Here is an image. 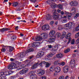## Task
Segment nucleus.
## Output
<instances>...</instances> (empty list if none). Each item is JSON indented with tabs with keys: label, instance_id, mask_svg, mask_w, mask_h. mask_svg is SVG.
Masks as SVG:
<instances>
[{
	"label": "nucleus",
	"instance_id": "nucleus-1",
	"mask_svg": "<svg viewBox=\"0 0 79 79\" xmlns=\"http://www.w3.org/2000/svg\"><path fill=\"white\" fill-rule=\"evenodd\" d=\"M76 25V23L74 22H69L66 25V27H68L69 29H71L72 27H74Z\"/></svg>",
	"mask_w": 79,
	"mask_h": 79
},
{
	"label": "nucleus",
	"instance_id": "nucleus-2",
	"mask_svg": "<svg viewBox=\"0 0 79 79\" xmlns=\"http://www.w3.org/2000/svg\"><path fill=\"white\" fill-rule=\"evenodd\" d=\"M60 17H59V16L58 15H55L53 16V19L54 20H58V21H61V19H63V16L61 15H60Z\"/></svg>",
	"mask_w": 79,
	"mask_h": 79
},
{
	"label": "nucleus",
	"instance_id": "nucleus-3",
	"mask_svg": "<svg viewBox=\"0 0 79 79\" xmlns=\"http://www.w3.org/2000/svg\"><path fill=\"white\" fill-rule=\"evenodd\" d=\"M7 68L9 70H11V69H13L17 68L18 67H17V65L15 64H11L9 65V66L7 67Z\"/></svg>",
	"mask_w": 79,
	"mask_h": 79
},
{
	"label": "nucleus",
	"instance_id": "nucleus-4",
	"mask_svg": "<svg viewBox=\"0 0 79 79\" xmlns=\"http://www.w3.org/2000/svg\"><path fill=\"white\" fill-rule=\"evenodd\" d=\"M76 62L74 59H72L70 62L69 65L72 68H74L75 67Z\"/></svg>",
	"mask_w": 79,
	"mask_h": 79
},
{
	"label": "nucleus",
	"instance_id": "nucleus-5",
	"mask_svg": "<svg viewBox=\"0 0 79 79\" xmlns=\"http://www.w3.org/2000/svg\"><path fill=\"white\" fill-rule=\"evenodd\" d=\"M44 73H45V72L42 69H39L37 71V74L38 76H42L44 74Z\"/></svg>",
	"mask_w": 79,
	"mask_h": 79
},
{
	"label": "nucleus",
	"instance_id": "nucleus-6",
	"mask_svg": "<svg viewBox=\"0 0 79 79\" xmlns=\"http://www.w3.org/2000/svg\"><path fill=\"white\" fill-rule=\"evenodd\" d=\"M27 51H24L23 52H21L19 54V57L20 58H24L27 53Z\"/></svg>",
	"mask_w": 79,
	"mask_h": 79
},
{
	"label": "nucleus",
	"instance_id": "nucleus-7",
	"mask_svg": "<svg viewBox=\"0 0 79 79\" xmlns=\"http://www.w3.org/2000/svg\"><path fill=\"white\" fill-rule=\"evenodd\" d=\"M49 28H50V26L48 24H45L42 27V29L44 31L48 30Z\"/></svg>",
	"mask_w": 79,
	"mask_h": 79
},
{
	"label": "nucleus",
	"instance_id": "nucleus-8",
	"mask_svg": "<svg viewBox=\"0 0 79 79\" xmlns=\"http://www.w3.org/2000/svg\"><path fill=\"white\" fill-rule=\"evenodd\" d=\"M69 4L71 6H77V5H78V2L76 1H73L72 2L69 3Z\"/></svg>",
	"mask_w": 79,
	"mask_h": 79
},
{
	"label": "nucleus",
	"instance_id": "nucleus-9",
	"mask_svg": "<svg viewBox=\"0 0 79 79\" xmlns=\"http://www.w3.org/2000/svg\"><path fill=\"white\" fill-rule=\"evenodd\" d=\"M43 39L42 36L41 35L38 37H35L34 40L35 42H37V41H40V40H42Z\"/></svg>",
	"mask_w": 79,
	"mask_h": 79
},
{
	"label": "nucleus",
	"instance_id": "nucleus-10",
	"mask_svg": "<svg viewBox=\"0 0 79 79\" xmlns=\"http://www.w3.org/2000/svg\"><path fill=\"white\" fill-rule=\"evenodd\" d=\"M69 67L68 65L65 66L64 68V73H67L69 71Z\"/></svg>",
	"mask_w": 79,
	"mask_h": 79
},
{
	"label": "nucleus",
	"instance_id": "nucleus-11",
	"mask_svg": "<svg viewBox=\"0 0 79 79\" xmlns=\"http://www.w3.org/2000/svg\"><path fill=\"white\" fill-rule=\"evenodd\" d=\"M64 55L61 53H58L56 55V57L57 58H61L62 57H63Z\"/></svg>",
	"mask_w": 79,
	"mask_h": 79
},
{
	"label": "nucleus",
	"instance_id": "nucleus-12",
	"mask_svg": "<svg viewBox=\"0 0 79 79\" xmlns=\"http://www.w3.org/2000/svg\"><path fill=\"white\" fill-rule=\"evenodd\" d=\"M41 36L42 37V38L44 39H47L48 36V35L46 33H43L41 34Z\"/></svg>",
	"mask_w": 79,
	"mask_h": 79
},
{
	"label": "nucleus",
	"instance_id": "nucleus-13",
	"mask_svg": "<svg viewBox=\"0 0 79 79\" xmlns=\"http://www.w3.org/2000/svg\"><path fill=\"white\" fill-rule=\"evenodd\" d=\"M10 30V28H3L2 29H0V31L1 32H3L4 31H9Z\"/></svg>",
	"mask_w": 79,
	"mask_h": 79
},
{
	"label": "nucleus",
	"instance_id": "nucleus-14",
	"mask_svg": "<svg viewBox=\"0 0 79 79\" xmlns=\"http://www.w3.org/2000/svg\"><path fill=\"white\" fill-rule=\"evenodd\" d=\"M55 34V31L52 30L49 33V36L51 37H53V35Z\"/></svg>",
	"mask_w": 79,
	"mask_h": 79
},
{
	"label": "nucleus",
	"instance_id": "nucleus-15",
	"mask_svg": "<svg viewBox=\"0 0 79 79\" xmlns=\"http://www.w3.org/2000/svg\"><path fill=\"white\" fill-rule=\"evenodd\" d=\"M5 75V76H8V72H1L0 73V77H1L2 76Z\"/></svg>",
	"mask_w": 79,
	"mask_h": 79
},
{
	"label": "nucleus",
	"instance_id": "nucleus-16",
	"mask_svg": "<svg viewBox=\"0 0 79 79\" xmlns=\"http://www.w3.org/2000/svg\"><path fill=\"white\" fill-rule=\"evenodd\" d=\"M53 37H54V36H53L52 38H51L49 39L48 42H49V43H52V42H53L55 40V38Z\"/></svg>",
	"mask_w": 79,
	"mask_h": 79
},
{
	"label": "nucleus",
	"instance_id": "nucleus-17",
	"mask_svg": "<svg viewBox=\"0 0 79 79\" xmlns=\"http://www.w3.org/2000/svg\"><path fill=\"white\" fill-rule=\"evenodd\" d=\"M27 71H28V70L27 69H23L20 72V73L21 74H24L25 73H27Z\"/></svg>",
	"mask_w": 79,
	"mask_h": 79
},
{
	"label": "nucleus",
	"instance_id": "nucleus-18",
	"mask_svg": "<svg viewBox=\"0 0 79 79\" xmlns=\"http://www.w3.org/2000/svg\"><path fill=\"white\" fill-rule=\"evenodd\" d=\"M52 19V16L50 15H48L46 16V19L47 20H50Z\"/></svg>",
	"mask_w": 79,
	"mask_h": 79
},
{
	"label": "nucleus",
	"instance_id": "nucleus-19",
	"mask_svg": "<svg viewBox=\"0 0 79 79\" xmlns=\"http://www.w3.org/2000/svg\"><path fill=\"white\" fill-rule=\"evenodd\" d=\"M55 55V52H50V53L48 55V57L49 58L50 57H52V56H53V55Z\"/></svg>",
	"mask_w": 79,
	"mask_h": 79
},
{
	"label": "nucleus",
	"instance_id": "nucleus-20",
	"mask_svg": "<svg viewBox=\"0 0 79 79\" xmlns=\"http://www.w3.org/2000/svg\"><path fill=\"white\" fill-rule=\"evenodd\" d=\"M44 55V52H39L38 54V56H39L40 57H42L43 55Z\"/></svg>",
	"mask_w": 79,
	"mask_h": 79
},
{
	"label": "nucleus",
	"instance_id": "nucleus-21",
	"mask_svg": "<svg viewBox=\"0 0 79 79\" xmlns=\"http://www.w3.org/2000/svg\"><path fill=\"white\" fill-rule=\"evenodd\" d=\"M30 65L29 64H27L26 65H24V64H22L21 66H20V69H23V68H24L25 67L27 66H29Z\"/></svg>",
	"mask_w": 79,
	"mask_h": 79
},
{
	"label": "nucleus",
	"instance_id": "nucleus-22",
	"mask_svg": "<svg viewBox=\"0 0 79 79\" xmlns=\"http://www.w3.org/2000/svg\"><path fill=\"white\" fill-rule=\"evenodd\" d=\"M30 77L31 79H37V77L36 75H31Z\"/></svg>",
	"mask_w": 79,
	"mask_h": 79
},
{
	"label": "nucleus",
	"instance_id": "nucleus-23",
	"mask_svg": "<svg viewBox=\"0 0 79 79\" xmlns=\"http://www.w3.org/2000/svg\"><path fill=\"white\" fill-rule=\"evenodd\" d=\"M37 66H37V63L35 64L32 65L31 67V69H35V68H37Z\"/></svg>",
	"mask_w": 79,
	"mask_h": 79
},
{
	"label": "nucleus",
	"instance_id": "nucleus-24",
	"mask_svg": "<svg viewBox=\"0 0 79 79\" xmlns=\"http://www.w3.org/2000/svg\"><path fill=\"white\" fill-rule=\"evenodd\" d=\"M55 69L57 71V73H60L61 71V69L59 67H55Z\"/></svg>",
	"mask_w": 79,
	"mask_h": 79
},
{
	"label": "nucleus",
	"instance_id": "nucleus-25",
	"mask_svg": "<svg viewBox=\"0 0 79 79\" xmlns=\"http://www.w3.org/2000/svg\"><path fill=\"white\" fill-rule=\"evenodd\" d=\"M56 46L54 47L52 49V52H54L55 53L56 52V50L58 49V48L57 47H56Z\"/></svg>",
	"mask_w": 79,
	"mask_h": 79
},
{
	"label": "nucleus",
	"instance_id": "nucleus-26",
	"mask_svg": "<svg viewBox=\"0 0 79 79\" xmlns=\"http://www.w3.org/2000/svg\"><path fill=\"white\" fill-rule=\"evenodd\" d=\"M39 63H40V61H38L36 64H37L38 66H40V67H42V62H41L40 64Z\"/></svg>",
	"mask_w": 79,
	"mask_h": 79
},
{
	"label": "nucleus",
	"instance_id": "nucleus-27",
	"mask_svg": "<svg viewBox=\"0 0 79 79\" xmlns=\"http://www.w3.org/2000/svg\"><path fill=\"white\" fill-rule=\"evenodd\" d=\"M71 33H68V34L65 36V38L66 39H68V37H71Z\"/></svg>",
	"mask_w": 79,
	"mask_h": 79
},
{
	"label": "nucleus",
	"instance_id": "nucleus-28",
	"mask_svg": "<svg viewBox=\"0 0 79 79\" xmlns=\"http://www.w3.org/2000/svg\"><path fill=\"white\" fill-rule=\"evenodd\" d=\"M59 9L60 10H63V6L61 4H58L57 5Z\"/></svg>",
	"mask_w": 79,
	"mask_h": 79
},
{
	"label": "nucleus",
	"instance_id": "nucleus-29",
	"mask_svg": "<svg viewBox=\"0 0 79 79\" xmlns=\"http://www.w3.org/2000/svg\"><path fill=\"white\" fill-rule=\"evenodd\" d=\"M76 9L74 7H73L71 11H72V13H73V14H74V13H76Z\"/></svg>",
	"mask_w": 79,
	"mask_h": 79
},
{
	"label": "nucleus",
	"instance_id": "nucleus-30",
	"mask_svg": "<svg viewBox=\"0 0 79 79\" xmlns=\"http://www.w3.org/2000/svg\"><path fill=\"white\" fill-rule=\"evenodd\" d=\"M56 6H57V5L53 3L52 4L51 6L52 8H55L56 7Z\"/></svg>",
	"mask_w": 79,
	"mask_h": 79
},
{
	"label": "nucleus",
	"instance_id": "nucleus-31",
	"mask_svg": "<svg viewBox=\"0 0 79 79\" xmlns=\"http://www.w3.org/2000/svg\"><path fill=\"white\" fill-rule=\"evenodd\" d=\"M39 44V42H34L32 46L33 47H37V44Z\"/></svg>",
	"mask_w": 79,
	"mask_h": 79
},
{
	"label": "nucleus",
	"instance_id": "nucleus-32",
	"mask_svg": "<svg viewBox=\"0 0 79 79\" xmlns=\"http://www.w3.org/2000/svg\"><path fill=\"white\" fill-rule=\"evenodd\" d=\"M54 64L55 66H58L60 65V63L58 62V60H56L54 62Z\"/></svg>",
	"mask_w": 79,
	"mask_h": 79
},
{
	"label": "nucleus",
	"instance_id": "nucleus-33",
	"mask_svg": "<svg viewBox=\"0 0 79 79\" xmlns=\"http://www.w3.org/2000/svg\"><path fill=\"white\" fill-rule=\"evenodd\" d=\"M62 21L63 23H67V22H68V20L67 19H65L62 20H61V21Z\"/></svg>",
	"mask_w": 79,
	"mask_h": 79
},
{
	"label": "nucleus",
	"instance_id": "nucleus-34",
	"mask_svg": "<svg viewBox=\"0 0 79 79\" xmlns=\"http://www.w3.org/2000/svg\"><path fill=\"white\" fill-rule=\"evenodd\" d=\"M55 69V68H54V66H52L50 68V71H51L52 72H53V71H54V69Z\"/></svg>",
	"mask_w": 79,
	"mask_h": 79
},
{
	"label": "nucleus",
	"instance_id": "nucleus-35",
	"mask_svg": "<svg viewBox=\"0 0 79 79\" xmlns=\"http://www.w3.org/2000/svg\"><path fill=\"white\" fill-rule=\"evenodd\" d=\"M60 36L61 34L60 33H57L55 35V37H60Z\"/></svg>",
	"mask_w": 79,
	"mask_h": 79
},
{
	"label": "nucleus",
	"instance_id": "nucleus-36",
	"mask_svg": "<svg viewBox=\"0 0 79 79\" xmlns=\"http://www.w3.org/2000/svg\"><path fill=\"white\" fill-rule=\"evenodd\" d=\"M70 52V49L69 48H68L66 50L64 51V53H68V52Z\"/></svg>",
	"mask_w": 79,
	"mask_h": 79
},
{
	"label": "nucleus",
	"instance_id": "nucleus-37",
	"mask_svg": "<svg viewBox=\"0 0 79 79\" xmlns=\"http://www.w3.org/2000/svg\"><path fill=\"white\" fill-rule=\"evenodd\" d=\"M14 47H12L11 46H9V51L10 52H12L13 50H14Z\"/></svg>",
	"mask_w": 79,
	"mask_h": 79
},
{
	"label": "nucleus",
	"instance_id": "nucleus-38",
	"mask_svg": "<svg viewBox=\"0 0 79 79\" xmlns=\"http://www.w3.org/2000/svg\"><path fill=\"white\" fill-rule=\"evenodd\" d=\"M65 64V62H62L59 63V65L60 66H64Z\"/></svg>",
	"mask_w": 79,
	"mask_h": 79
},
{
	"label": "nucleus",
	"instance_id": "nucleus-39",
	"mask_svg": "<svg viewBox=\"0 0 79 79\" xmlns=\"http://www.w3.org/2000/svg\"><path fill=\"white\" fill-rule=\"evenodd\" d=\"M18 3L17 2H14L13 4V6H18Z\"/></svg>",
	"mask_w": 79,
	"mask_h": 79
},
{
	"label": "nucleus",
	"instance_id": "nucleus-40",
	"mask_svg": "<svg viewBox=\"0 0 79 79\" xmlns=\"http://www.w3.org/2000/svg\"><path fill=\"white\" fill-rule=\"evenodd\" d=\"M34 51V49L33 48H30L28 50V51H27V53H29V52H33Z\"/></svg>",
	"mask_w": 79,
	"mask_h": 79
},
{
	"label": "nucleus",
	"instance_id": "nucleus-41",
	"mask_svg": "<svg viewBox=\"0 0 79 79\" xmlns=\"http://www.w3.org/2000/svg\"><path fill=\"white\" fill-rule=\"evenodd\" d=\"M50 63H47L46 64L45 67L46 68H48V67H49V66H50Z\"/></svg>",
	"mask_w": 79,
	"mask_h": 79
},
{
	"label": "nucleus",
	"instance_id": "nucleus-42",
	"mask_svg": "<svg viewBox=\"0 0 79 79\" xmlns=\"http://www.w3.org/2000/svg\"><path fill=\"white\" fill-rule=\"evenodd\" d=\"M15 63L17 65H20V64H21V62H19L17 61H15Z\"/></svg>",
	"mask_w": 79,
	"mask_h": 79
},
{
	"label": "nucleus",
	"instance_id": "nucleus-43",
	"mask_svg": "<svg viewBox=\"0 0 79 79\" xmlns=\"http://www.w3.org/2000/svg\"><path fill=\"white\" fill-rule=\"evenodd\" d=\"M12 40H15V39H16V37L15 36V35H13L11 38Z\"/></svg>",
	"mask_w": 79,
	"mask_h": 79
},
{
	"label": "nucleus",
	"instance_id": "nucleus-44",
	"mask_svg": "<svg viewBox=\"0 0 79 79\" xmlns=\"http://www.w3.org/2000/svg\"><path fill=\"white\" fill-rule=\"evenodd\" d=\"M79 16V14H76L75 15V16L74 17V19H76L77 17Z\"/></svg>",
	"mask_w": 79,
	"mask_h": 79
},
{
	"label": "nucleus",
	"instance_id": "nucleus-45",
	"mask_svg": "<svg viewBox=\"0 0 79 79\" xmlns=\"http://www.w3.org/2000/svg\"><path fill=\"white\" fill-rule=\"evenodd\" d=\"M62 29H63V27H62V26L59 25L58 28V29L59 30H62Z\"/></svg>",
	"mask_w": 79,
	"mask_h": 79
},
{
	"label": "nucleus",
	"instance_id": "nucleus-46",
	"mask_svg": "<svg viewBox=\"0 0 79 79\" xmlns=\"http://www.w3.org/2000/svg\"><path fill=\"white\" fill-rule=\"evenodd\" d=\"M46 48H52V46L51 45H48L46 46Z\"/></svg>",
	"mask_w": 79,
	"mask_h": 79
},
{
	"label": "nucleus",
	"instance_id": "nucleus-47",
	"mask_svg": "<svg viewBox=\"0 0 79 79\" xmlns=\"http://www.w3.org/2000/svg\"><path fill=\"white\" fill-rule=\"evenodd\" d=\"M75 30L76 31H79V24L78 25V26L76 28Z\"/></svg>",
	"mask_w": 79,
	"mask_h": 79
},
{
	"label": "nucleus",
	"instance_id": "nucleus-48",
	"mask_svg": "<svg viewBox=\"0 0 79 79\" xmlns=\"http://www.w3.org/2000/svg\"><path fill=\"white\" fill-rule=\"evenodd\" d=\"M79 36V32H78L76 34L75 36V38H77Z\"/></svg>",
	"mask_w": 79,
	"mask_h": 79
},
{
	"label": "nucleus",
	"instance_id": "nucleus-49",
	"mask_svg": "<svg viewBox=\"0 0 79 79\" xmlns=\"http://www.w3.org/2000/svg\"><path fill=\"white\" fill-rule=\"evenodd\" d=\"M75 41H74V40L73 39L72 40L71 42V44H74V42H75Z\"/></svg>",
	"mask_w": 79,
	"mask_h": 79
},
{
	"label": "nucleus",
	"instance_id": "nucleus-50",
	"mask_svg": "<svg viewBox=\"0 0 79 79\" xmlns=\"http://www.w3.org/2000/svg\"><path fill=\"white\" fill-rule=\"evenodd\" d=\"M64 14L66 15H69L70 14V13H69L68 12H67L66 11H64Z\"/></svg>",
	"mask_w": 79,
	"mask_h": 79
},
{
	"label": "nucleus",
	"instance_id": "nucleus-51",
	"mask_svg": "<svg viewBox=\"0 0 79 79\" xmlns=\"http://www.w3.org/2000/svg\"><path fill=\"white\" fill-rule=\"evenodd\" d=\"M53 24H54V21H51L50 22V25H51V26H53Z\"/></svg>",
	"mask_w": 79,
	"mask_h": 79
},
{
	"label": "nucleus",
	"instance_id": "nucleus-52",
	"mask_svg": "<svg viewBox=\"0 0 79 79\" xmlns=\"http://www.w3.org/2000/svg\"><path fill=\"white\" fill-rule=\"evenodd\" d=\"M52 1V0H48V1H47L46 2L48 4H50V1Z\"/></svg>",
	"mask_w": 79,
	"mask_h": 79
},
{
	"label": "nucleus",
	"instance_id": "nucleus-53",
	"mask_svg": "<svg viewBox=\"0 0 79 79\" xmlns=\"http://www.w3.org/2000/svg\"><path fill=\"white\" fill-rule=\"evenodd\" d=\"M40 79H46V77L45 76H43L40 78Z\"/></svg>",
	"mask_w": 79,
	"mask_h": 79
},
{
	"label": "nucleus",
	"instance_id": "nucleus-54",
	"mask_svg": "<svg viewBox=\"0 0 79 79\" xmlns=\"http://www.w3.org/2000/svg\"><path fill=\"white\" fill-rule=\"evenodd\" d=\"M42 48V50H48V49L46 48Z\"/></svg>",
	"mask_w": 79,
	"mask_h": 79
},
{
	"label": "nucleus",
	"instance_id": "nucleus-55",
	"mask_svg": "<svg viewBox=\"0 0 79 79\" xmlns=\"http://www.w3.org/2000/svg\"><path fill=\"white\" fill-rule=\"evenodd\" d=\"M66 32L65 31H63L62 33V35H64L65 36L66 35Z\"/></svg>",
	"mask_w": 79,
	"mask_h": 79
},
{
	"label": "nucleus",
	"instance_id": "nucleus-56",
	"mask_svg": "<svg viewBox=\"0 0 79 79\" xmlns=\"http://www.w3.org/2000/svg\"><path fill=\"white\" fill-rule=\"evenodd\" d=\"M1 79H6V77L5 76H2Z\"/></svg>",
	"mask_w": 79,
	"mask_h": 79
},
{
	"label": "nucleus",
	"instance_id": "nucleus-57",
	"mask_svg": "<svg viewBox=\"0 0 79 79\" xmlns=\"http://www.w3.org/2000/svg\"><path fill=\"white\" fill-rule=\"evenodd\" d=\"M59 79H64V76H62L60 77Z\"/></svg>",
	"mask_w": 79,
	"mask_h": 79
},
{
	"label": "nucleus",
	"instance_id": "nucleus-58",
	"mask_svg": "<svg viewBox=\"0 0 79 79\" xmlns=\"http://www.w3.org/2000/svg\"><path fill=\"white\" fill-rule=\"evenodd\" d=\"M32 74H34V71H31L29 73V74L30 75H32Z\"/></svg>",
	"mask_w": 79,
	"mask_h": 79
},
{
	"label": "nucleus",
	"instance_id": "nucleus-59",
	"mask_svg": "<svg viewBox=\"0 0 79 79\" xmlns=\"http://www.w3.org/2000/svg\"><path fill=\"white\" fill-rule=\"evenodd\" d=\"M52 12L53 13H54V14H55L56 13V10L55 9H54L52 10Z\"/></svg>",
	"mask_w": 79,
	"mask_h": 79
},
{
	"label": "nucleus",
	"instance_id": "nucleus-60",
	"mask_svg": "<svg viewBox=\"0 0 79 79\" xmlns=\"http://www.w3.org/2000/svg\"><path fill=\"white\" fill-rule=\"evenodd\" d=\"M64 37H65V36L63 35H62L61 36L60 38L62 39H64Z\"/></svg>",
	"mask_w": 79,
	"mask_h": 79
},
{
	"label": "nucleus",
	"instance_id": "nucleus-61",
	"mask_svg": "<svg viewBox=\"0 0 79 79\" xmlns=\"http://www.w3.org/2000/svg\"><path fill=\"white\" fill-rule=\"evenodd\" d=\"M27 60V62H28V63L29 64V63H31V61H31V60Z\"/></svg>",
	"mask_w": 79,
	"mask_h": 79
},
{
	"label": "nucleus",
	"instance_id": "nucleus-62",
	"mask_svg": "<svg viewBox=\"0 0 79 79\" xmlns=\"http://www.w3.org/2000/svg\"><path fill=\"white\" fill-rule=\"evenodd\" d=\"M2 52H5V49L4 48H2L1 50Z\"/></svg>",
	"mask_w": 79,
	"mask_h": 79
},
{
	"label": "nucleus",
	"instance_id": "nucleus-63",
	"mask_svg": "<svg viewBox=\"0 0 79 79\" xmlns=\"http://www.w3.org/2000/svg\"><path fill=\"white\" fill-rule=\"evenodd\" d=\"M41 62L42 63V64H45L47 63L45 61H42Z\"/></svg>",
	"mask_w": 79,
	"mask_h": 79
},
{
	"label": "nucleus",
	"instance_id": "nucleus-64",
	"mask_svg": "<svg viewBox=\"0 0 79 79\" xmlns=\"http://www.w3.org/2000/svg\"><path fill=\"white\" fill-rule=\"evenodd\" d=\"M58 22L57 21H56L55 22V25H57L58 24Z\"/></svg>",
	"mask_w": 79,
	"mask_h": 79
}]
</instances>
